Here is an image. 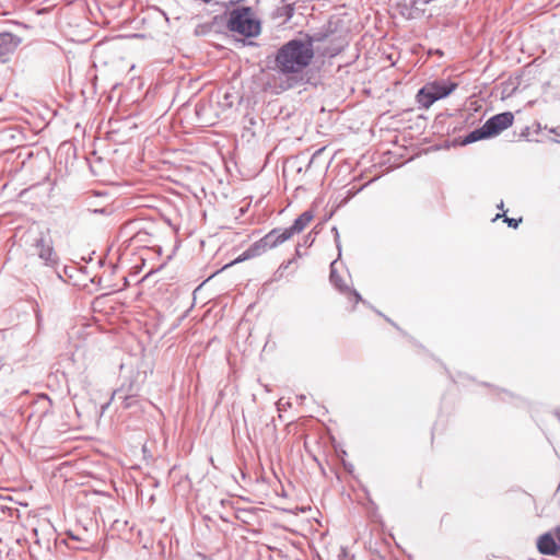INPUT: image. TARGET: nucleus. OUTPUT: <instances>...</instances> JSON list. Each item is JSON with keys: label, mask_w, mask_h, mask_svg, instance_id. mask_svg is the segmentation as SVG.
<instances>
[{"label": "nucleus", "mask_w": 560, "mask_h": 560, "mask_svg": "<svg viewBox=\"0 0 560 560\" xmlns=\"http://www.w3.org/2000/svg\"><path fill=\"white\" fill-rule=\"evenodd\" d=\"M315 49L302 38H293L277 49L272 66L275 71L267 85L275 94L296 89L312 83L310 65L314 58Z\"/></svg>", "instance_id": "obj_1"}, {"label": "nucleus", "mask_w": 560, "mask_h": 560, "mask_svg": "<svg viewBox=\"0 0 560 560\" xmlns=\"http://www.w3.org/2000/svg\"><path fill=\"white\" fill-rule=\"evenodd\" d=\"M226 27L232 33L245 37H256L260 34L259 20L249 7H238L229 12Z\"/></svg>", "instance_id": "obj_2"}, {"label": "nucleus", "mask_w": 560, "mask_h": 560, "mask_svg": "<svg viewBox=\"0 0 560 560\" xmlns=\"http://www.w3.org/2000/svg\"><path fill=\"white\" fill-rule=\"evenodd\" d=\"M284 242H287V238L282 233V229H272L264 237L256 241L246 250H244L243 254L237 259H235L234 262H240L246 259L258 257L268 252L269 249L278 247Z\"/></svg>", "instance_id": "obj_3"}, {"label": "nucleus", "mask_w": 560, "mask_h": 560, "mask_svg": "<svg viewBox=\"0 0 560 560\" xmlns=\"http://www.w3.org/2000/svg\"><path fill=\"white\" fill-rule=\"evenodd\" d=\"M457 84L454 82L434 81L419 90L417 98L423 107H430L434 102L448 96Z\"/></svg>", "instance_id": "obj_4"}, {"label": "nucleus", "mask_w": 560, "mask_h": 560, "mask_svg": "<svg viewBox=\"0 0 560 560\" xmlns=\"http://www.w3.org/2000/svg\"><path fill=\"white\" fill-rule=\"evenodd\" d=\"M513 121L514 115L511 112H504L490 117L485 122V126L487 128L488 135L491 138L511 127Z\"/></svg>", "instance_id": "obj_5"}, {"label": "nucleus", "mask_w": 560, "mask_h": 560, "mask_svg": "<svg viewBox=\"0 0 560 560\" xmlns=\"http://www.w3.org/2000/svg\"><path fill=\"white\" fill-rule=\"evenodd\" d=\"M33 247L35 249L34 254H37L46 265H52L56 262L57 256L52 249L51 241L49 238H46L40 234L34 240Z\"/></svg>", "instance_id": "obj_6"}, {"label": "nucleus", "mask_w": 560, "mask_h": 560, "mask_svg": "<svg viewBox=\"0 0 560 560\" xmlns=\"http://www.w3.org/2000/svg\"><path fill=\"white\" fill-rule=\"evenodd\" d=\"M313 212L306 210L294 220L291 226L282 229V233L284 234L287 241L290 240L294 234L302 232L313 220Z\"/></svg>", "instance_id": "obj_7"}, {"label": "nucleus", "mask_w": 560, "mask_h": 560, "mask_svg": "<svg viewBox=\"0 0 560 560\" xmlns=\"http://www.w3.org/2000/svg\"><path fill=\"white\" fill-rule=\"evenodd\" d=\"M336 265H337V260H334L330 264L329 279H330V282L332 283V285L336 289H338L341 293L349 292L351 295H353L355 303L361 302V301L363 302L361 294L357 290H354V289L351 290L349 287H347L346 284L342 283L340 276L337 273Z\"/></svg>", "instance_id": "obj_8"}, {"label": "nucleus", "mask_w": 560, "mask_h": 560, "mask_svg": "<svg viewBox=\"0 0 560 560\" xmlns=\"http://www.w3.org/2000/svg\"><path fill=\"white\" fill-rule=\"evenodd\" d=\"M553 534L547 532L538 537L537 548L540 553L556 556L560 552V549L558 548V545L556 544V539L553 538Z\"/></svg>", "instance_id": "obj_9"}, {"label": "nucleus", "mask_w": 560, "mask_h": 560, "mask_svg": "<svg viewBox=\"0 0 560 560\" xmlns=\"http://www.w3.org/2000/svg\"><path fill=\"white\" fill-rule=\"evenodd\" d=\"M21 44V38L12 33H0V57L12 54Z\"/></svg>", "instance_id": "obj_10"}, {"label": "nucleus", "mask_w": 560, "mask_h": 560, "mask_svg": "<svg viewBox=\"0 0 560 560\" xmlns=\"http://www.w3.org/2000/svg\"><path fill=\"white\" fill-rule=\"evenodd\" d=\"M116 398L122 400L124 408H126V409L131 408L136 402L135 394L132 390V385H129L128 389H126L124 386H121L120 388L115 390L112 396V399H116Z\"/></svg>", "instance_id": "obj_11"}, {"label": "nucleus", "mask_w": 560, "mask_h": 560, "mask_svg": "<svg viewBox=\"0 0 560 560\" xmlns=\"http://www.w3.org/2000/svg\"><path fill=\"white\" fill-rule=\"evenodd\" d=\"M487 138H490V136L488 135V131H487V128L485 126V124L470 131L463 140V143L464 144H470V143H474L476 141H479V140H482V139H487Z\"/></svg>", "instance_id": "obj_12"}, {"label": "nucleus", "mask_w": 560, "mask_h": 560, "mask_svg": "<svg viewBox=\"0 0 560 560\" xmlns=\"http://www.w3.org/2000/svg\"><path fill=\"white\" fill-rule=\"evenodd\" d=\"M327 37H328L327 33L319 32V33H315L313 35H305L302 39L304 43H310L311 47L314 48L315 43L324 42V40H326Z\"/></svg>", "instance_id": "obj_13"}, {"label": "nucleus", "mask_w": 560, "mask_h": 560, "mask_svg": "<svg viewBox=\"0 0 560 560\" xmlns=\"http://www.w3.org/2000/svg\"><path fill=\"white\" fill-rule=\"evenodd\" d=\"M332 233H334V236H335V243H336V247L339 252L338 256L340 257L341 255V243H340V235H339V232L337 230V228H332Z\"/></svg>", "instance_id": "obj_14"}, {"label": "nucleus", "mask_w": 560, "mask_h": 560, "mask_svg": "<svg viewBox=\"0 0 560 560\" xmlns=\"http://www.w3.org/2000/svg\"><path fill=\"white\" fill-rule=\"evenodd\" d=\"M504 222L508 223L509 226L516 229L518 224L522 222V219L504 217Z\"/></svg>", "instance_id": "obj_15"}, {"label": "nucleus", "mask_w": 560, "mask_h": 560, "mask_svg": "<svg viewBox=\"0 0 560 560\" xmlns=\"http://www.w3.org/2000/svg\"><path fill=\"white\" fill-rule=\"evenodd\" d=\"M341 50V47H337V48H334V49H330V50H325L322 52L323 56H329V57H334L336 56L339 51Z\"/></svg>", "instance_id": "obj_16"}, {"label": "nucleus", "mask_w": 560, "mask_h": 560, "mask_svg": "<svg viewBox=\"0 0 560 560\" xmlns=\"http://www.w3.org/2000/svg\"><path fill=\"white\" fill-rule=\"evenodd\" d=\"M282 277H283V273L281 272V269H280V268H278V269L275 271V273H273V276H272V278H271V281H279V280H281V279H282Z\"/></svg>", "instance_id": "obj_17"}, {"label": "nucleus", "mask_w": 560, "mask_h": 560, "mask_svg": "<svg viewBox=\"0 0 560 560\" xmlns=\"http://www.w3.org/2000/svg\"><path fill=\"white\" fill-rule=\"evenodd\" d=\"M292 262H293V260H292V259H291V260H288V261H285V262H282V264L279 266V268H280V269H288V268H289V266H290Z\"/></svg>", "instance_id": "obj_18"}, {"label": "nucleus", "mask_w": 560, "mask_h": 560, "mask_svg": "<svg viewBox=\"0 0 560 560\" xmlns=\"http://www.w3.org/2000/svg\"><path fill=\"white\" fill-rule=\"evenodd\" d=\"M35 315H36V322H37V325H38V327H39V326H40V324H42V320H43V316H42V314H40V312H39V311H36V314H35Z\"/></svg>", "instance_id": "obj_19"}, {"label": "nucleus", "mask_w": 560, "mask_h": 560, "mask_svg": "<svg viewBox=\"0 0 560 560\" xmlns=\"http://www.w3.org/2000/svg\"><path fill=\"white\" fill-rule=\"evenodd\" d=\"M322 151H323V149H319V150H317V151L313 154V156H312V159H311V161H310V163H308V166L312 164L313 160H314V159H315V158H316V156H317Z\"/></svg>", "instance_id": "obj_20"}, {"label": "nucleus", "mask_w": 560, "mask_h": 560, "mask_svg": "<svg viewBox=\"0 0 560 560\" xmlns=\"http://www.w3.org/2000/svg\"><path fill=\"white\" fill-rule=\"evenodd\" d=\"M550 132H552V133H555L557 136H560V127L550 129Z\"/></svg>", "instance_id": "obj_21"}, {"label": "nucleus", "mask_w": 560, "mask_h": 560, "mask_svg": "<svg viewBox=\"0 0 560 560\" xmlns=\"http://www.w3.org/2000/svg\"><path fill=\"white\" fill-rule=\"evenodd\" d=\"M499 209H503V201L498 206Z\"/></svg>", "instance_id": "obj_22"}, {"label": "nucleus", "mask_w": 560, "mask_h": 560, "mask_svg": "<svg viewBox=\"0 0 560 560\" xmlns=\"http://www.w3.org/2000/svg\"><path fill=\"white\" fill-rule=\"evenodd\" d=\"M296 255L300 256V249L299 247L296 248Z\"/></svg>", "instance_id": "obj_23"}]
</instances>
